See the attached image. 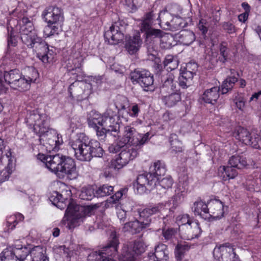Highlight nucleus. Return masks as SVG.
Wrapping results in <instances>:
<instances>
[{
  "instance_id": "09e8293b",
  "label": "nucleus",
  "mask_w": 261,
  "mask_h": 261,
  "mask_svg": "<svg viewBox=\"0 0 261 261\" xmlns=\"http://www.w3.org/2000/svg\"><path fill=\"white\" fill-rule=\"evenodd\" d=\"M174 38L173 34L164 32V49L170 48L174 45Z\"/></svg>"
},
{
  "instance_id": "603ef678",
  "label": "nucleus",
  "mask_w": 261,
  "mask_h": 261,
  "mask_svg": "<svg viewBox=\"0 0 261 261\" xmlns=\"http://www.w3.org/2000/svg\"><path fill=\"white\" fill-rule=\"evenodd\" d=\"M176 233V230L174 228H169L164 232V238L167 240H170L171 242L175 244L176 241L175 238V234Z\"/></svg>"
},
{
  "instance_id": "5fc2aeb1",
  "label": "nucleus",
  "mask_w": 261,
  "mask_h": 261,
  "mask_svg": "<svg viewBox=\"0 0 261 261\" xmlns=\"http://www.w3.org/2000/svg\"><path fill=\"white\" fill-rule=\"evenodd\" d=\"M123 4L126 7V9L129 12L135 11L138 6L137 0H124Z\"/></svg>"
},
{
  "instance_id": "f03ea898",
  "label": "nucleus",
  "mask_w": 261,
  "mask_h": 261,
  "mask_svg": "<svg viewBox=\"0 0 261 261\" xmlns=\"http://www.w3.org/2000/svg\"><path fill=\"white\" fill-rule=\"evenodd\" d=\"M49 118L45 114H40L34 110L28 113L25 123L40 137V143L47 151H57L63 143L62 136L57 132L49 127Z\"/></svg>"
},
{
  "instance_id": "a19ab883",
  "label": "nucleus",
  "mask_w": 261,
  "mask_h": 261,
  "mask_svg": "<svg viewBox=\"0 0 261 261\" xmlns=\"http://www.w3.org/2000/svg\"><path fill=\"white\" fill-rule=\"evenodd\" d=\"M180 95L177 92H173L168 96H166L164 97L165 105L169 107L175 106L178 102L180 101Z\"/></svg>"
},
{
  "instance_id": "7ed1b4c3",
  "label": "nucleus",
  "mask_w": 261,
  "mask_h": 261,
  "mask_svg": "<svg viewBox=\"0 0 261 261\" xmlns=\"http://www.w3.org/2000/svg\"><path fill=\"white\" fill-rule=\"evenodd\" d=\"M20 38L30 48H35L38 58L44 63L51 62L54 59V51L48 45L38 37L33 22L28 17H23L19 22Z\"/></svg>"
},
{
  "instance_id": "f8f14e48",
  "label": "nucleus",
  "mask_w": 261,
  "mask_h": 261,
  "mask_svg": "<svg viewBox=\"0 0 261 261\" xmlns=\"http://www.w3.org/2000/svg\"><path fill=\"white\" fill-rule=\"evenodd\" d=\"M28 252L27 247L16 244L15 247H10L3 251L1 261H26Z\"/></svg>"
},
{
  "instance_id": "e433bc0d",
  "label": "nucleus",
  "mask_w": 261,
  "mask_h": 261,
  "mask_svg": "<svg viewBox=\"0 0 261 261\" xmlns=\"http://www.w3.org/2000/svg\"><path fill=\"white\" fill-rule=\"evenodd\" d=\"M238 81V78L234 76H229L222 83L220 91L224 94L231 90L233 87L234 84Z\"/></svg>"
},
{
  "instance_id": "b1692460",
  "label": "nucleus",
  "mask_w": 261,
  "mask_h": 261,
  "mask_svg": "<svg viewBox=\"0 0 261 261\" xmlns=\"http://www.w3.org/2000/svg\"><path fill=\"white\" fill-rule=\"evenodd\" d=\"M142 40L139 32L136 33L133 36H126L125 39V48L130 55L136 53L140 48Z\"/></svg>"
},
{
  "instance_id": "20e7f679",
  "label": "nucleus",
  "mask_w": 261,
  "mask_h": 261,
  "mask_svg": "<svg viewBox=\"0 0 261 261\" xmlns=\"http://www.w3.org/2000/svg\"><path fill=\"white\" fill-rule=\"evenodd\" d=\"M45 167L59 178L66 175L70 179L77 176L75 163L73 159L57 154L54 155H45L39 153L37 156Z\"/></svg>"
},
{
  "instance_id": "6e6552de",
  "label": "nucleus",
  "mask_w": 261,
  "mask_h": 261,
  "mask_svg": "<svg viewBox=\"0 0 261 261\" xmlns=\"http://www.w3.org/2000/svg\"><path fill=\"white\" fill-rule=\"evenodd\" d=\"M41 17L47 23L43 30L44 37L58 35L62 31L64 19L63 11L61 8L55 6L47 7L42 11Z\"/></svg>"
},
{
  "instance_id": "e2e57ef3",
  "label": "nucleus",
  "mask_w": 261,
  "mask_h": 261,
  "mask_svg": "<svg viewBox=\"0 0 261 261\" xmlns=\"http://www.w3.org/2000/svg\"><path fill=\"white\" fill-rule=\"evenodd\" d=\"M129 111V114L131 117H136L138 116L140 109L137 104L133 103L132 106H130Z\"/></svg>"
},
{
  "instance_id": "680f3d73",
  "label": "nucleus",
  "mask_w": 261,
  "mask_h": 261,
  "mask_svg": "<svg viewBox=\"0 0 261 261\" xmlns=\"http://www.w3.org/2000/svg\"><path fill=\"white\" fill-rule=\"evenodd\" d=\"M236 106L240 110L243 111L245 107V100L242 97H236L234 100Z\"/></svg>"
},
{
  "instance_id": "4d7b16f0",
  "label": "nucleus",
  "mask_w": 261,
  "mask_h": 261,
  "mask_svg": "<svg viewBox=\"0 0 261 261\" xmlns=\"http://www.w3.org/2000/svg\"><path fill=\"white\" fill-rule=\"evenodd\" d=\"M114 206L115 207L116 210V213L118 219L120 220V222H124L126 217V211L122 208L120 204H117L116 206Z\"/></svg>"
},
{
  "instance_id": "a18cd8bd",
  "label": "nucleus",
  "mask_w": 261,
  "mask_h": 261,
  "mask_svg": "<svg viewBox=\"0 0 261 261\" xmlns=\"http://www.w3.org/2000/svg\"><path fill=\"white\" fill-rule=\"evenodd\" d=\"M12 20H11L9 23V25H10L11 27V30H10L9 28H8V47H10L11 46H15L17 43V39L15 37V30H17V26L16 28V29L13 28L11 26V21Z\"/></svg>"
},
{
  "instance_id": "864d4df0",
  "label": "nucleus",
  "mask_w": 261,
  "mask_h": 261,
  "mask_svg": "<svg viewBox=\"0 0 261 261\" xmlns=\"http://www.w3.org/2000/svg\"><path fill=\"white\" fill-rule=\"evenodd\" d=\"M220 55L221 58L219 57L220 61L223 63L225 62L228 60V56L229 54V49L227 46L222 43L220 45Z\"/></svg>"
},
{
  "instance_id": "bb28decb",
  "label": "nucleus",
  "mask_w": 261,
  "mask_h": 261,
  "mask_svg": "<svg viewBox=\"0 0 261 261\" xmlns=\"http://www.w3.org/2000/svg\"><path fill=\"white\" fill-rule=\"evenodd\" d=\"M220 87H213L205 90L201 96L205 103L215 105L220 96Z\"/></svg>"
},
{
  "instance_id": "37998d69",
  "label": "nucleus",
  "mask_w": 261,
  "mask_h": 261,
  "mask_svg": "<svg viewBox=\"0 0 261 261\" xmlns=\"http://www.w3.org/2000/svg\"><path fill=\"white\" fill-rule=\"evenodd\" d=\"M190 247L187 244L178 243L175 249V257L177 261H180L184 256L185 252L188 251Z\"/></svg>"
},
{
  "instance_id": "a878e982",
  "label": "nucleus",
  "mask_w": 261,
  "mask_h": 261,
  "mask_svg": "<svg viewBox=\"0 0 261 261\" xmlns=\"http://www.w3.org/2000/svg\"><path fill=\"white\" fill-rule=\"evenodd\" d=\"M208 216L215 220L220 219L224 216V205L220 200H213L209 203Z\"/></svg>"
},
{
  "instance_id": "69168bd1",
  "label": "nucleus",
  "mask_w": 261,
  "mask_h": 261,
  "mask_svg": "<svg viewBox=\"0 0 261 261\" xmlns=\"http://www.w3.org/2000/svg\"><path fill=\"white\" fill-rule=\"evenodd\" d=\"M96 131L97 136L98 137H101V139H103L107 132H109L108 130L105 129L103 126H98L97 129H94Z\"/></svg>"
},
{
  "instance_id": "c9c22d12",
  "label": "nucleus",
  "mask_w": 261,
  "mask_h": 261,
  "mask_svg": "<svg viewBox=\"0 0 261 261\" xmlns=\"http://www.w3.org/2000/svg\"><path fill=\"white\" fill-rule=\"evenodd\" d=\"M95 196L96 192H94V188L92 186L82 187L79 194V197L81 199L86 200H91Z\"/></svg>"
},
{
  "instance_id": "393cba45",
  "label": "nucleus",
  "mask_w": 261,
  "mask_h": 261,
  "mask_svg": "<svg viewBox=\"0 0 261 261\" xmlns=\"http://www.w3.org/2000/svg\"><path fill=\"white\" fill-rule=\"evenodd\" d=\"M24 247H26L24 246ZM29 250V252L25 258L28 260L27 257L29 255L30 256V259L32 261H48L46 256L45 255L46 249L41 246H36L31 248L30 245L27 247Z\"/></svg>"
},
{
  "instance_id": "c756f323",
  "label": "nucleus",
  "mask_w": 261,
  "mask_h": 261,
  "mask_svg": "<svg viewBox=\"0 0 261 261\" xmlns=\"http://www.w3.org/2000/svg\"><path fill=\"white\" fill-rule=\"evenodd\" d=\"M194 212L195 215L206 219L209 213V208L207 204L201 200H199L194 203Z\"/></svg>"
},
{
  "instance_id": "c03bdc74",
  "label": "nucleus",
  "mask_w": 261,
  "mask_h": 261,
  "mask_svg": "<svg viewBox=\"0 0 261 261\" xmlns=\"http://www.w3.org/2000/svg\"><path fill=\"white\" fill-rule=\"evenodd\" d=\"M178 66L177 60L172 55L166 56L164 60V68H167V70L170 69L172 71L176 69Z\"/></svg>"
},
{
  "instance_id": "5701e85b",
  "label": "nucleus",
  "mask_w": 261,
  "mask_h": 261,
  "mask_svg": "<svg viewBox=\"0 0 261 261\" xmlns=\"http://www.w3.org/2000/svg\"><path fill=\"white\" fill-rule=\"evenodd\" d=\"M180 231L183 238L188 240L198 238L202 231L197 222H193L181 227Z\"/></svg>"
},
{
  "instance_id": "4c0bfd02",
  "label": "nucleus",
  "mask_w": 261,
  "mask_h": 261,
  "mask_svg": "<svg viewBox=\"0 0 261 261\" xmlns=\"http://www.w3.org/2000/svg\"><path fill=\"white\" fill-rule=\"evenodd\" d=\"M180 41L184 45H189L195 40V35L190 31H182L180 32Z\"/></svg>"
},
{
  "instance_id": "a211bd4d",
  "label": "nucleus",
  "mask_w": 261,
  "mask_h": 261,
  "mask_svg": "<svg viewBox=\"0 0 261 261\" xmlns=\"http://www.w3.org/2000/svg\"><path fill=\"white\" fill-rule=\"evenodd\" d=\"M104 37L106 41L111 44H116L121 41L124 38L121 22L117 21L114 23L105 32Z\"/></svg>"
},
{
  "instance_id": "3c124183",
  "label": "nucleus",
  "mask_w": 261,
  "mask_h": 261,
  "mask_svg": "<svg viewBox=\"0 0 261 261\" xmlns=\"http://www.w3.org/2000/svg\"><path fill=\"white\" fill-rule=\"evenodd\" d=\"M82 126L81 119L79 117H73L71 118L69 122V128L73 132Z\"/></svg>"
},
{
  "instance_id": "6ab92c4d",
  "label": "nucleus",
  "mask_w": 261,
  "mask_h": 261,
  "mask_svg": "<svg viewBox=\"0 0 261 261\" xmlns=\"http://www.w3.org/2000/svg\"><path fill=\"white\" fill-rule=\"evenodd\" d=\"M130 78L133 82L139 83L144 90L146 88L151 87L153 83V76L146 70H135L130 73Z\"/></svg>"
},
{
  "instance_id": "de8ad7c7",
  "label": "nucleus",
  "mask_w": 261,
  "mask_h": 261,
  "mask_svg": "<svg viewBox=\"0 0 261 261\" xmlns=\"http://www.w3.org/2000/svg\"><path fill=\"white\" fill-rule=\"evenodd\" d=\"M234 168H236L229 165L227 166H223L222 167L223 171L229 179L234 178L237 176L238 173Z\"/></svg>"
},
{
  "instance_id": "13d9d810",
  "label": "nucleus",
  "mask_w": 261,
  "mask_h": 261,
  "mask_svg": "<svg viewBox=\"0 0 261 261\" xmlns=\"http://www.w3.org/2000/svg\"><path fill=\"white\" fill-rule=\"evenodd\" d=\"M222 28L225 32L231 34L236 33L237 29L230 22H224L222 24Z\"/></svg>"
},
{
  "instance_id": "6e6d98bb",
  "label": "nucleus",
  "mask_w": 261,
  "mask_h": 261,
  "mask_svg": "<svg viewBox=\"0 0 261 261\" xmlns=\"http://www.w3.org/2000/svg\"><path fill=\"white\" fill-rule=\"evenodd\" d=\"M209 23L207 21L203 18L201 19L198 24V28L202 33V34L205 36L208 31Z\"/></svg>"
},
{
  "instance_id": "774afa93",
  "label": "nucleus",
  "mask_w": 261,
  "mask_h": 261,
  "mask_svg": "<svg viewBox=\"0 0 261 261\" xmlns=\"http://www.w3.org/2000/svg\"><path fill=\"white\" fill-rule=\"evenodd\" d=\"M173 184V180L171 176L168 175L164 178V189H169L172 187V186Z\"/></svg>"
},
{
  "instance_id": "dca6fc26",
  "label": "nucleus",
  "mask_w": 261,
  "mask_h": 261,
  "mask_svg": "<svg viewBox=\"0 0 261 261\" xmlns=\"http://www.w3.org/2000/svg\"><path fill=\"white\" fill-rule=\"evenodd\" d=\"M85 54L82 49V45L79 42L72 47L68 59L67 66L70 70L80 69L83 64Z\"/></svg>"
},
{
  "instance_id": "ddd939ff",
  "label": "nucleus",
  "mask_w": 261,
  "mask_h": 261,
  "mask_svg": "<svg viewBox=\"0 0 261 261\" xmlns=\"http://www.w3.org/2000/svg\"><path fill=\"white\" fill-rule=\"evenodd\" d=\"M38 77L37 70L33 67H28L25 69V74H21L16 82V85L12 88L20 91L28 90L30 89L31 84L35 82Z\"/></svg>"
},
{
  "instance_id": "f257e3e1",
  "label": "nucleus",
  "mask_w": 261,
  "mask_h": 261,
  "mask_svg": "<svg viewBox=\"0 0 261 261\" xmlns=\"http://www.w3.org/2000/svg\"><path fill=\"white\" fill-rule=\"evenodd\" d=\"M149 133L141 134L134 127H125L123 136L109 147L110 152L112 153L121 151L119 155L112 160L110 167L115 170L120 169L136 158L139 150L149 139Z\"/></svg>"
},
{
  "instance_id": "4468645a",
  "label": "nucleus",
  "mask_w": 261,
  "mask_h": 261,
  "mask_svg": "<svg viewBox=\"0 0 261 261\" xmlns=\"http://www.w3.org/2000/svg\"><path fill=\"white\" fill-rule=\"evenodd\" d=\"M213 254L219 261H241L234 249L228 243L215 248Z\"/></svg>"
},
{
  "instance_id": "bf43d9fd",
  "label": "nucleus",
  "mask_w": 261,
  "mask_h": 261,
  "mask_svg": "<svg viewBox=\"0 0 261 261\" xmlns=\"http://www.w3.org/2000/svg\"><path fill=\"white\" fill-rule=\"evenodd\" d=\"M148 59L154 61V67L158 70V72L161 71L162 67V64H161V59L160 58L156 57L155 55L153 54H150L148 56Z\"/></svg>"
},
{
  "instance_id": "f3484780",
  "label": "nucleus",
  "mask_w": 261,
  "mask_h": 261,
  "mask_svg": "<svg viewBox=\"0 0 261 261\" xmlns=\"http://www.w3.org/2000/svg\"><path fill=\"white\" fill-rule=\"evenodd\" d=\"M5 165V168L0 171V182L8 180L15 169V159L12 156L10 150L8 151L1 159Z\"/></svg>"
},
{
  "instance_id": "79ce46f5",
  "label": "nucleus",
  "mask_w": 261,
  "mask_h": 261,
  "mask_svg": "<svg viewBox=\"0 0 261 261\" xmlns=\"http://www.w3.org/2000/svg\"><path fill=\"white\" fill-rule=\"evenodd\" d=\"M250 137V144H247V145H250L253 148L258 149L260 148L261 145V138L258 135L257 130L253 129L251 131Z\"/></svg>"
},
{
  "instance_id": "1a4fd4ad",
  "label": "nucleus",
  "mask_w": 261,
  "mask_h": 261,
  "mask_svg": "<svg viewBox=\"0 0 261 261\" xmlns=\"http://www.w3.org/2000/svg\"><path fill=\"white\" fill-rule=\"evenodd\" d=\"M119 244L116 233H111L107 245L101 250L92 252L88 257L89 261H116L114 257L117 253Z\"/></svg>"
},
{
  "instance_id": "9b49d317",
  "label": "nucleus",
  "mask_w": 261,
  "mask_h": 261,
  "mask_svg": "<svg viewBox=\"0 0 261 261\" xmlns=\"http://www.w3.org/2000/svg\"><path fill=\"white\" fill-rule=\"evenodd\" d=\"M145 248L143 243L140 240L124 244L119 258V261H134L135 255L144 252Z\"/></svg>"
},
{
  "instance_id": "ea45409f",
  "label": "nucleus",
  "mask_w": 261,
  "mask_h": 261,
  "mask_svg": "<svg viewBox=\"0 0 261 261\" xmlns=\"http://www.w3.org/2000/svg\"><path fill=\"white\" fill-rule=\"evenodd\" d=\"M163 257V245L161 244L155 248L154 254L149 255L146 261H161Z\"/></svg>"
},
{
  "instance_id": "cd10ccee",
  "label": "nucleus",
  "mask_w": 261,
  "mask_h": 261,
  "mask_svg": "<svg viewBox=\"0 0 261 261\" xmlns=\"http://www.w3.org/2000/svg\"><path fill=\"white\" fill-rule=\"evenodd\" d=\"M141 31L145 32L147 38L151 37H159L161 35V31L158 29H154L150 28V20L148 17L141 22Z\"/></svg>"
},
{
  "instance_id": "0e129e2a",
  "label": "nucleus",
  "mask_w": 261,
  "mask_h": 261,
  "mask_svg": "<svg viewBox=\"0 0 261 261\" xmlns=\"http://www.w3.org/2000/svg\"><path fill=\"white\" fill-rule=\"evenodd\" d=\"M198 65L195 63H188L186 67L184 69L186 71H189L190 72L196 73L197 70Z\"/></svg>"
},
{
  "instance_id": "2f4dec72",
  "label": "nucleus",
  "mask_w": 261,
  "mask_h": 261,
  "mask_svg": "<svg viewBox=\"0 0 261 261\" xmlns=\"http://www.w3.org/2000/svg\"><path fill=\"white\" fill-rule=\"evenodd\" d=\"M23 219V216L20 213H17L8 217L7 219L5 231L9 232L10 230H13L17 223L22 221Z\"/></svg>"
},
{
  "instance_id": "49530a36",
  "label": "nucleus",
  "mask_w": 261,
  "mask_h": 261,
  "mask_svg": "<svg viewBox=\"0 0 261 261\" xmlns=\"http://www.w3.org/2000/svg\"><path fill=\"white\" fill-rule=\"evenodd\" d=\"M113 187L104 185L96 191V195L97 197H104L110 195L113 192Z\"/></svg>"
},
{
  "instance_id": "f704fd0d",
  "label": "nucleus",
  "mask_w": 261,
  "mask_h": 261,
  "mask_svg": "<svg viewBox=\"0 0 261 261\" xmlns=\"http://www.w3.org/2000/svg\"><path fill=\"white\" fill-rule=\"evenodd\" d=\"M177 81L175 80V76L173 72H169L164 77V88L166 91H176Z\"/></svg>"
},
{
  "instance_id": "423d86ee",
  "label": "nucleus",
  "mask_w": 261,
  "mask_h": 261,
  "mask_svg": "<svg viewBox=\"0 0 261 261\" xmlns=\"http://www.w3.org/2000/svg\"><path fill=\"white\" fill-rule=\"evenodd\" d=\"M162 162L157 161L151 166L150 173L139 175L134 184L135 192L143 194L147 190H151L158 186L162 187Z\"/></svg>"
},
{
  "instance_id": "412c9836",
  "label": "nucleus",
  "mask_w": 261,
  "mask_h": 261,
  "mask_svg": "<svg viewBox=\"0 0 261 261\" xmlns=\"http://www.w3.org/2000/svg\"><path fill=\"white\" fill-rule=\"evenodd\" d=\"M71 196V192L69 190L63 191L62 193L57 191L51 193L49 199L53 204L60 209H63L66 206V201Z\"/></svg>"
},
{
  "instance_id": "aec40b11",
  "label": "nucleus",
  "mask_w": 261,
  "mask_h": 261,
  "mask_svg": "<svg viewBox=\"0 0 261 261\" xmlns=\"http://www.w3.org/2000/svg\"><path fill=\"white\" fill-rule=\"evenodd\" d=\"M102 126L108 131L117 132L119 130L118 116L117 112L111 109H108L103 114Z\"/></svg>"
},
{
  "instance_id": "2eb2a0df",
  "label": "nucleus",
  "mask_w": 261,
  "mask_h": 261,
  "mask_svg": "<svg viewBox=\"0 0 261 261\" xmlns=\"http://www.w3.org/2000/svg\"><path fill=\"white\" fill-rule=\"evenodd\" d=\"M21 75L17 69L11 70L9 72H5L3 75L0 69V93L6 92L9 85L11 88L15 86Z\"/></svg>"
},
{
  "instance_id": "7c9ffc66",
  "label": "nucleus",
  "mask_w": 261,
  "mask_h": 261,
  "mask_svg": "<svg viewBox=\"0 0 261 261\" xmlns=\"http://www.w3.org/2000/svg\"><path fill=\"white\" fill-rule=\"evenodd\" d=\"M102 120L103 115L96 111H91L88 118V123L90 127L97 129L98 126H102Z\"/></svg>"
},
{
  "instance_id": "72a5a7b5",
  "label": "nucleus",
  "mask_w": 261,
  "mask_h": 261,
  "mask_svg": "<svg viewBox=\"0 0 261 261\" xmlns=\"http://www.w3.org/2000/svg\"><path fill=\"white\" fill-rule=\"evenodd\" d=\"M194 74L195 73L190 72L189 71L181 70L180 76L178 77L179 86L183 88L187 87L188 84H190Z\"/></svg>"
},
{
  "instance_id": "39448f33",
  "label": "nucleus",
  "mask_w": 261,
  "mask_h": 261,
  "mask_svg": "<svg viewBox=\"0 0 261 261\" xmlns=\"http://www.w3.org/2000/svg\"><path fill=\"white\" fill-rule=\"evenodd\" d=\"M75 158L81 161H90L93 156L101 157L103 149L97 140L90 139L84 133L76 135L69 142Z\"/></svg>"
},
{
  "instance_id": "9d476101",
  "label": "nucleus",
  "mask_w": 261,
  "mask_h": 261,
  "mask_svg": "<svg viewBox=\"0 0 261 261\" xmlns=\"http://www.w3.org/2000/svg\"><path fill=\"white\" fill-rule=\"evenodd\" d=\"M162 208L161 205L154 206H149L139 211V219L131 221L124 224L123 230L132 233L140 232L143 228H146L150 223V220L148 219L151 215L156 213Z\"/></svg>"
},
{
  "instance_id": "4be33fe9",
  "label": "nucleus",
  "mask_w": 261,
  "mask_h": 261,
  "mask_svg": "<svg viewBox=\"0 0 261 261\" xmlns=\"http://www.w3.org/2000/svg\"><path fill=\"white\" fill-rule=\"evenodd\" d=\"M228 165L238 169L255 167V162L252 159H247L243 155H232L228 161Z\"/></svg>"
},
{
  "instance_id": "0eeeda50",
  "label": "nucleus",
  "mask_w": 261,
  "mask_h": 261,
  "mask_svg": "<svg viewBox=\"0 0 261 261\" xmlns=\"http://www.w3.org/2000/svg\"><path fill=\"white\" fill-rule=\"evenodd\" d=\"M95 210L93 206H83L71 201L65 212L62 223L68 229H73L80 225L86 217L94 214Z\"/></svg>"
},
{
  "instance_id": "c85d7f7f",
  "label": "nucleus",
  "mask_w": 261,
  "mask_h": 261,
  "mask_svg": "<svg viewBox=\"0 0 261 261\" xmlns=\"http://www.w3.org/2000/svg\"><path fill=\"white\" fill-rule=\"evenodd\" d=\"M251 132L243 127H239L233 132V136L237 139L247 145L250 144Z\"/></svg>"
},
{
  "instance_id": "8fccbe9b",
  "label": "nucleus",
  "mask_w": 261,
  "mask_h": 261,
  "mask_svg": "<svg viewBox=\"0 0 261 261\" xmlns=\"http://www.w3.org/2000/svg\"><path fill=\"white\" fill-rule=\"evenodd\" d=\"M176 221L178 224L182 227H185V226L189 225V223H191L193 221L190 219L189 215L188 214H184L178 216L176 218Z\"/></svg>"
},
{
  "instance_id": "473e14b6",
  "label": "nucleus",
  "mask_w": 261,
  "mask_h": 261,
  "mask_svg": "<svg viewBox=\"0 0 261 261\" xmlns=\"http://www.w3.org/2000/svg\"><path fill=\"white\" fill-rule=\"evenodd\" d=\"M165 25L167 28L164 27V30H169L171 31H175L180 30L186 25V23L180 17H175L169 22H166Z\"/></svg>"
},
{
  "instance_id": "338daca9",
  "label": "nucleus",
  "mask_w": 261,
  "mask_h": 261,
  "mask_svg": "<svg viewBox=\"0 0 261 261\" xmlns=\"http://www.w3.org/2000/svg\"><path fill=\"white\" fill-rule=\"evenodd\" d=\"M111 68L114 70L116 73L122 74L124 71L123 67L120 66L118 64L114 63L111 66Z\"/></svg>"
},
{
  "instance_id": "58836bf2",
  "label": "nucleus",
  "mask_w": 261,
  "mask_h": 261,
  "mask_svg": "<svg viewBox=\"0 0 261 261\" xmlns=\"http://www.w3.org/2000/svg\"><path fill=\"white\" fill-rule=\"evenodd\" d=\"M125 192V189H122L115 193L114 195L107 200L106 201V206L107 207H114V206H116L117 204H119L118 201L122 197Z\"/></svg>"
},
{
  "instance_id": "052dcab7",
  "label": "nucleus",
  "mask_w": 261,
  "mask_h": 261,
  "mask_svg": "<svg viewBox=\"0 0 261 261\" xmlns=\"http://www.w3.org/2000/svg\"><path fill=\"white\" fill-rule=\"evenodd\" d=\"M179 182L182 185L184 190H187L189 184V178L188 175L184 174L180 175L179 178Z\"/></svg>"
}]
</instances>
